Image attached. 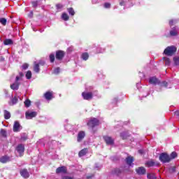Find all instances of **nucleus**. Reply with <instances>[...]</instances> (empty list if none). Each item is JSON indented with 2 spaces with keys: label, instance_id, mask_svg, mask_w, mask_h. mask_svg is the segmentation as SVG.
Instances as JSON below:
<instances>
[{
  "label": "nucleus",
  "instance_id": "obj_1",
  "mask_svg": "<svg viewBox=\"0 0 179 179\" xmlns=\"http://www.w3.org/2000/svg\"><path fill=\"white\" fill-rule=\"evenodd\" d=\"M87 125L91 129H94L95 127L100 125V120L96 117H91L87 123Z\"/></svg>",
  "mask_w": 179,
  "mask_h": 179
},
{
  "label": "nucleus",
  "instance_id": "obj_2",
  "mask_svg": "<svg viewBox=\"0 0 179 179\" xmlns=\"http://www.w3.org/2000/svg\"><path fill=\"white\" fill-rule=\"evenodd\" d=\"M177 52V48L175 46H168L164 50V54L168 57H171Z\"/></svg>",
  "mask_w": 179,
  "mask_h": 179
},
{
  "label": "nucleus",
  "instance_id": "obj_3",
  "mask_svg": "<svg viewBox=\"0 0 179 179\" xmlns=\"http://www.w3.org/2000/svg\"><path fill=\"white\" fill-rule=\"evenodd\" d=\"M159 160L162 163H170V162H171V158H170V155L167 153L162 152L159 155Z\"/></svg>",
  "mask_w": 179,
  "mask_h": 179
},
{
  "label": "nucleus",
  "instance_id": "obj_4",
  "mask_svg": "<svg viewBox=\"0 0 179 179\" xmlns=\"http://www.w3.org/2000/svg\"><path fill=\"white\" fill-rule=\"evenodd\" d=\"M125 173V166H122L120 168H114L112 170V174L114 176H117V177H120L122 174H124Z\"/></svg>",
  "mask_w": 179,
  "mask_h": 179
},
{
  "label": "nucleus",
  "instance_id": "obj_5",
  "mask_svg": "<svg viewBox=\"0 0 179 179\" xmlns=\"http://www.w3.org/2000/svg\"><path fill=\"white\" fill-rule=\"evenodd\" d=\"M61 173H62V174H66V173H68V169H66V166H62L57 168L56 174H61Z\"/></svg>",
  "mask_w": 179,
  "mask_h": 179
},
{
  "label": "nucleus",
  "instance_id": "obj_6",
  "mask_svg": "<svg viewBox=\"0 0 179 179\" xmlns=\"http://www.w3.org/2000/svg\"><path fill=\"white\" fill-rule=\"evenodd\" d=\"M64 57H65V52L63 50L56 51V59L58 61H62V59H64Z\"/></svg>",
  "mask_w": 179,
  "mask_h": 179
},
{
  "label": "nucleus",
  "instance_id": "obj_7",
  "mask_svg": "<svg viewBox=\"0 0 179 179\" xmlns=\"http://www.w3.org/2000/svg\"><path fill=\"white\" fill-rule=\"evenodd\" d=\"M103 139L105 141L106 145H114V139L109 136H103Z\"/></svg>",
  "mask_w": 179,
  "mask_h": 179
},
{
  "label": "nucleus",
  "instance_id": "obj_8",
  "mask_svg": "<svg viewBox=\"0 0 179 179\" xmlns=\"http://www.w3.org/2000/svg\"><path fill=\"white\" fill-rule=\"evenodd\" d=\"M136 173L138 176H145L146 174V169L143 166H140L136 169Z\"/></svg>",
  "mask_w": 179,
  "mask_h": 179
},
{
  "label": "nucleus",
  "instance_id": "obj_9",
  "mask_svg": "<svg viewBox=\"0 0 179 179\" xmlns=\"http://www.w3.org/2000/svg\"><path fill=\"white\" fill-rule=\"evenodd\" d=\"M16 150L20 154V157H22L23 153H24V145L23 144H19L16 148Z\"/></svg>",
  "mask_w": 179,
  "mask_h": 179
},
{
  "label": "nucleus",
  "instance_id": "obj_10",
  "mask_svg": "<svg viewBox=\"0 0 179 179\" xmlns=\"http://www.w3.org/2000/svg\"><path fill=\"white\" fill-rule=\"evenodd\" d=\"M20 174L23 178H29L30 177V173H29V171L26 169H21Z\"/></svg>",
  "mask_w": 179,
  "mask_h": 179
},
{
  "label": "nucleus",
  "instance_id": "obj_11",
  "mask_svg": "<svg viewBox=\"0 0 179 179\" xmlns=\"http://www.w3.org/2000/svg\"><path fill=\"white\" fill-rule=\"evenodd\" d=\"M82 96L84 100H92L93 99V93L92 92H83Z\"/></svg>",
  "mask_w": 179,
  "mask_h": 179
},
{
  "label": "nucleus",
  "instance_id": "obj_12",
  "mask_svg": "<svg viewBox=\"0 0 179 179\" xmlns=\"http://www.w3.org/2000/svg\"><path fill=\"white\" fill-rule=\"evenodd\" d=\"M85 136H86V134L84 131H79L77 136V141L82 142L85 139Z\"/></svg>",
  "mask_w": 179,
  "mask_h": 179
},
{
  "label": "nucleus",
  "instance_id": "obj_13",
  "mask_svg": "<svg viewBox=\"0 0 179 179\" xmlns=\"http://www.w3.org/2000/svg\"><path fill=\"white\" fill-rule=\"evenodd\" d=\"M134 157L132 156H128L125 159L126 164H128L129 166H134Z\"/></svg>",
  "mask_w": 179,
  "mask_h": 179
},
{
  "label": "nucleus",
  "instance_id": "obj_14",
  "mask_svg": "<svg viewBox=\"0 0 179 179\" xmlns=\"http://www.w3.org/2000/svg\"><path fill=\"white\" fill-rule=\"evenodd\" d=\"M37 115L36 112H26L25 117L27 120H31V118H34Z\"/></svg>",
  "mask_w": 179,
  "mask_h": 179
},
{
  "label": "nucleus",
  "instance_id": "obj_15",
  "mask_svg": "<svg viewBox=\"0 0 179 179\" xmlns=\"http://www.w3.org/2000/svg\"><path fill=\"white\" fill-rule=\"evenodd\" d=\"M44 62H40L39 64H35L34 66V71L36 73L40 72V65H44Z\"/></svg>",
  "mask_w": 179,
  "mask_h": 179
},
{
  "label": "nucleus",
  "instance_id": "obj_16",
  "mask_svg": "<svg viewBox=\"0 0 179 179\" xmlns=\"http://www.w3.org/2000/svg\"><path fill=\"white\" fill-rule=\"evenodd\" d=\"M149 83L151 85H159L160 81L156 77H152L149 79Z\"/></svg>",
  "mask_w": 179,
  "mask_h": 179
},
{
  "label": "nucleus",
  "instance_id": "obj_17",
  "mask_svg": "<svg viewBox=\"0 0 179 179\" xmlns=\"http://www.w3.org/2000/svg\"><path fill=\"white\" fill-rule=\"evenodd\" d=\"M20 129V123L19 122L15 121L13 124V132H19Z\"/></svg>",
  "mask_w": 179,
  "mask_h": 179
},
{
  "label": "nucleus",
  "instance_id": "obj_18",
  "mask_svg": "<svg viewBox=\"0 0 179 179\" xmlns=\"http://www.w3.org/2000/svg\"><path fill=\"white\" fill-rule=\"evenodd\" d=\"M147 167H153L155 166H159V163L155 162L153 160L148 161L145 163Z\"/></svg>",
  "mask_w": 179,
  "mask_h": 179
},
{
  "label": "nucleus",
  "instance_id": "obj_19",
  "mask_svg": "<svg viewBox=\"0 0 179 179\" xmlns=\"http://www.w3.org/2000/svg\"><path fill=\"white\" fill-rule=\"evenodd\" d=\"M19 86H20V83L15 82L10 85V89H12L13 90H19Z\"/></svg>",
  "mask_w": 179,
  "mask_h": 179
},
{
  "label": "nucleus",
  "instance_id": "obj_20",
  "mask_svg": "<svg viewBox=\"0 0 179 179\" xmlns=\"http://www.w3.org/2000/svg\"><path fill=\"white\" fill-rule=\"evenodd\" d=\"M44 97L46 100L52 99V92H46L44 94Z\"/></svg>",
  "mask_w": 179,
  "mask_h": 179
},
{
  "label": "nucleus",
  "instance_id": "obj_21",
  "mask_svg": "<svg viewBox=\"0 0 179 179\" xmlns=\"http://www.w3.org/2000/svg\"><path fill=\"white\" fill-rule=\"evenodd\" d=\"M9 157L8 155H4L2 156L1 157H0V163H8V162H9Z\"/></svg>",
  "mask_w": 179,
  "mask_h": 179
},
{
  "label": "nucleus",
  "instance_id": "obj_22",
  "mask_svg": "<svg viewBox=\"0 0 179 179\" xmlns=\"http://www.w3.org/2000/svg\"><path fill=\"white\" fill-rule=\"evenodd\" d=\"M86 155H87V148H84L78 152L79 157H83V156H86Z\"/></svg>",
  "mask_w": 179,
  "mask_h": 179
},
{
  "label": "nucleus",
  "instance_id": "obj_23",
  "mask_svg": "<svg viewBox=\"0 0 179 179\" xmlns=\"http://www.w3.org/2000/svg\"><path fill=\"white\" fill-rule=\"evenodd\" d=\"M17 101H19V98L17 96L13 97L10 100V106H15V104H17Z\"/></svg>",
  "mask_w": 179,
  "mask_h": 179
},
{
  "label": "nucleus",
  "instance_id": "obj_24",
  "mask_svg": "<svg viewBox=\"0 0 179 179\" xmlns=\"http://www.w3.org/2000/svg\"><path fill=\"white\" fill-rule=\"evenodd\" d=\"M4 45H12L13 44V41L10 38H7L3 41Z\"/></svg>",
  "mask_w": 179,
  "mask_h": 179
},
{
  "label": "nucleus",
  "instance_id": "obj_25",
  "mask_svg": "<svg viewBox=\"0 0 179 179\" xmlns=\"http://www.w3.org/2000/svg\"><path fill=\"white\" fill-rule=\"evenodd\" d=\"M169 34H170V36H171L172 37H173L174 36H178V32H177V29L176 27H174L172 29V30L170 31Z\"/></svg>",
  "mask_w": 179,
  "mask_h": 179
},
{
  "label": "nucleus",
  "instance_id": "obj_26",
  "mask_svg": "<svg viewBox=\"0 0 179 179\" xmlns=\"http://www.w3.org/2000/svg\"><path fill=\"white\" fill-rule=\"evenodd\" d=\"M163 59L165 62L166 66H170V64H171V61H170V58L163 57Z\"/></svg>",
  "mask_w": 179,
  "mask_h": 179
},
{
  "label": "nucleus",
  "instance_id": "obj_27",
  "mask_svg": "<svg viewBox=\"0 0 179 179\" xmlns=\"http://www.w3.org/2000/svg\"><path fill=\"white\" fill-rule=\"evenodd\" d=\"M81 58L84 60V61H87L89 59V53L87 52H84L82 54Z\"/></svg>",
  "mask_w": 179,
  "mask_h": 179
},
{
  "label": "nucleus",
  "instance_id": "obj_28",
  "mask_svg": "<svg viewBox=\"0 0 179 179\" xmlns=\"http://www.w3.org/2000/svg\"><path fill=\"white\" fill-rule=\"evenodd\" d=\"M4 118L5 120H9L10 118V113L6 110H4Z\"/></svg>",
  "mask_w": 179,
  "mask_h": 179
},
{
  "label": "nucleus",
  "instance_id": "obj_29",
  "mask_svg": "<svg viewBox=\"0 0 179 179\" xmlns=\"http://www.w3.org/2000/svg\"><path fill=\"white\" fill-rule=\"evenodd\" d=\"M0 135H1V136H3V138H6V136H7L6 130L1 129L0 130Z\"/></svg>",
  "mask_w": 179,
  "mask_h": 179
},
{
  "label": "nucleus",
  "instance_id": "obj_30",
  "mask_svg": "<svg viewBox=\"0 0 179 179\" xmlns=\"http://www.w3.org/2000/svg\"><path fill=\"white\" fill-rule=\"evenodd\" d=\"M120 136L122 139L125 140V139H128V137H129V135H128V134L125 132H123L120 134Z\"/></svg>",
  "mask_w": 179,
  "mask_h": 179
},
{
  "label": "nucleus",
  "instance_id": "obj_31",
  "mask_svg": "<svg viewBox=\"0 0 179 179\" xmlns=\"http://www.w3.org/2000/svg\"><path fill=\"white\" fill-rule=\"evenodd\" d=\"M24 103L25 107L29 108L30 106H31V101H30V99H26Z\"/></svg>",
  "mask_w": 179,
  "mask_h": 179
},
{
  "label": "nucleus",
  "instance_id": "obj_32",
  "mask_svg": "<svg viewBox=\"0 0 179 179\" xmlns=\"http://www.w3.org/2000/svg\"><path fill=\"white\" fill-rule=\"evenodd\" d=\"M62 17L63 20H65V22H66L67 20H69V16L68 15V14L65 13L62 14Z\"/></svg>",
  "mask_w": 179,
  "mask_h": 179
},
{
  "label": "nucleus",
  "instance_id": "obj_33",
  "mask_svg": "<svg viewBox=\"0 0 179 179\" xmlns=\"http://www.w3.org/2000/svg\"><path fill=\"white\" fill-rule=\"evenodd\" d=\"M176 166H171L169 169V173H170V174H173L176 173Z\"/></svg>",
  "mask_w": 179,
  "mask_h": 179
},
{
  "label": "nucleus",
  "instance_id": "obj_34",
  "mask_svg": "<svg viewBox=\"0 0 179 179\" xmlns=\"http://www.w3.org/2000/svg\"><path fill=\"white\" fill-rule=\"evenodd\" d=\"M68 12H69V15H71V16L75 15V10H73V8H68Z\"/></svg>",
  "mask_w": 179,
  "mask_h": 179
},
{
  "label": "nucleus",
  "instance_id": "obj_35",
  "mask_svg": "<svg viewBox=\"0 0 179 179\" xmlns=\"http://www.w3.org/2000/svg\"><path fill=\"white\" fill-rule=\"evenodd\" d=\"M147 178L148 179H156V176L153 173H148L147 174Z\"/></svg>",
  "mask_w": 179,
  "mask_h": 179
},
{
  "label": "nucleus",
  "instance_id": "obj_36",
  "mask_svg": "<svg viewBox=\"0 0 179 179\" xmlns=\"http://www.w3.org/2000/svg\"><path fill=\"white\" fill-rule=\"evenodd\" d=\"M50 62H54L55 61V55L54 54H50L49 56Z\"/></svg>",
  "mask_w": 179,
  "mask_h": 179
},
{
  "label": "nucleus",
  "instance_id": "obj_37",
  "mask_svg": "<svg viewBox=\"0 0 179 179\" xmlns=\"http://www.w3.org/2000/svg\"><path fill=\"white\" fill-rule=\"evenodd\" d=\"M6 18H0V23L3 24V26H6Z\"/></svg>",
  "mask_w": 179,
  "mask_h": 179
},
{
  "label": "nucleus",
  "instance_id": "obj_38",
  "mask_svg": "<svg viewBox=\"0 0 179 179\" xmlns=\"http://www.w3.org/2000/svg\"><path fill=\"white\" fill-rule=\"evenodd\" d=\"M27 79H31V71H28L25 75Z\"/></svg>",
  "mask_w": 179,
  "mask_h": 179
},
{
  "label": "nucleus",
  "instance_id": "obj_39",
  "mask_svg": "<svg viewBox=\"0 0 179 179\" xmlns=\"http://www.w3.org/2000/svg\"><path fill=\"white\" fill-rule=\"evenodd\" d=\"M177 156H178L177 152H171V157H170L171 160V159H176V157H177Z\"/></svg>",
  "mask_w": 179,
  "mask_h": 179
},
{
  "label": "nucleus",
  "instance_id": "obj_40",
  "mask_svg": "<svg viewBox=\"0 0 179 179\" xmlns=\"http://www.w3.org/2000/svg\"><path fill=\"white\" fill-rule=\"evenodd\" d=\"M174 64L176 66L179 65V57H174L173 58Z\"/></svg>",
  "mask_w": 179,
  "mask_h": 179
},
{
  "label": "nucleus",
  "instance_id": "obj_41",
  "mask_svg": "<svg viewBox=\"0 0 179 179\" xmlns=\"http://www.w3.org/2000/svg\"><path fill=\"white\" fill-rule=\"evenodd\" d=\"M31 5H32L33 8H37V6L38 5V1H31Z\"/></svg>",
  "mask_w": 179,
  "mask_h": 179
},
{
  "label": "nucleus",
  "instance_id": "obj_42",
  "mask_svg": "<svg viewBox=\"0 0 179 179\" xmlns=\"http://www.w3.org/2000/svg\"><path fill=\"white\" fill-rule=\"evenodd\" d=\"M62 8H64V6H62V4H56V9L57 10H61Z\"/></svg>",
  "mask_w": 179,
  "mask_h": 179
},
{
  "label": "nucleus",
  "instance_id": "obj_43",
  "mask_svg": "<svg viewBox=\"0 0 179 179\" xmlns=\"http://www.w3.org/2000/svg\"><path fill=\"white\" fill-rule=\"evenodd\" d=\"M22 69L26 70L27 69V68H29V64L27 63H24L22 66Z\"/></svg>",
  "mask_w": 179,
  "mask_h": 179
},
{
  "label": "nucleus",
  "instance_id": "obj_44",
  "mask_svg": "<svg viewBox=\"0 0 179 179\" xmlns=\"http://www.w3.org/2000/svg\"><path fill=\"white\" fill-rule=\"evenodd\" d=\"M110 6H111V4L110 3H104V8H110Z\"/></svg>",
  "mask_w": 179,
  "mask_h": 179
},
{
  "label": "nucleus",
  "instance_id": "obj_45",
  "mask_svg": "<svg viewBox=\"0 0 179 179\" xmlns=\"http://www.w3.org/2000/svg\"><path fill=\"white\" fill-rule=\"evenodd\" d=\"M62 179H73V178L69 176H64L62 177Z\"/></svg>",
  "mask_w": 179,
  "mask_h": 179
},
{
  "label": "nucleus",
  "instance_id": "obj_46",
  "mask_svg": "<svg viewBox=\"0 0 179 179\" xmlns=\"http://www.w3.org/2000/svg\"><path fill=\"white\" fill-rule=\"evenodd\" d=\"M169 26H174V20H169Z\"/></svg>",
  "mask_w": 179,
  "mask_h": 179
},
{
  "label": "nucleus",
  "instance_id": "obj_47",
  "mask_svg": "<svg viewBox=\"0 0 179 179\" xmlns=\"http://www.w3.org/2000/svg\"><path fill=\"white\" fill-rule=\"evenodd\" d=\"M59 71H60V69H59V67H57V68H56L55 69V73H59Z\"/></svg>",
  "mask_w": 179,
  "mask_h": 179
},
{
  "label": "nucleus",
  "instance_id": "obj_48",
  "mask_svg": "<svg viewBox=\"0 0 179 179\" xmlns=\"http://www.w3.org/2000/svg\"><path fill=\"white\" fill-rule=\"evenodd\" d=\"M28 17H33V11H31L29 13V15H28Z\"/></svg>",
  "mask_w": 179,
  "mask_h": 179
},
{
  "label": "nucleus",
  "instance_id": "obj_49",
  "mask_svg": "<svg viewBox=\"0 0 179 179\" xmlns=\"http://www.w3.org/2000/svg\"><path fill=\"white\" fill-rule=\"evenodd\" d=\"M19 75H20V78H23V76H24V74L22 72H20Z\"/></svg>",
  "mask_w": 179,
  "mask_h": 179
},
{
  "label": "nucleus",
  "instance_id": "obj_50",
  "mask_svg": "<svg viewBox=\"0 0 179 179\" xmlns=\"http://www.w3.org/2000/svg\"><path fill=\"white\" fill-rule=\"evenodd\" d=\"M19 80H20V76H16L15 82H19Z\"/></svg>",
  "mask_w": 179,
  "mask_h": 179
},
{
  "label": "nucleus",
  "instance_id": "obj_51",
  "mask_svg": "<svg viewBox=\"0 0 179 179\" xmlns=\"http://www.w3.org/2000/svg\"><path fill=\"white\" fill-rule=\"evenodd\" d=\"M163 85H164V86L165 87H167V86H168V83H167V82H166V81H164V82H163Z\"/></svg>",
  "mask_w": 179,
  "mask_h": 179
},
{
  "label": "nucleus",
  "instance_id": "obj_52",
  "mask_svg": "<svg viewBox=\"0 0 179 179\" xmlns=\"http://www.w3.org/2000/svg\"><path fill=\"white\" fill-rule=\"evenodd\" d=\"M120 6H124V5H125V2L124 1H121L120 3Z\"/></svg>",
  "mask_w": 179,
  "mask_h": 179
},
{
  "label": "nucleus",
  "instance_id": "obj_53",
  "mask_svg": "<svg viewBox=\"0 0 179 179\" xmlns=\"http://www.w3.org/2000/svg\"><path fill=\"white\" fill-rule=\"evenodd\" d=\"M92 177H94V175L87 176V179H90V178H92Z\"/></svg>",
  "mask_w": 179,
  "mask_h": 179
},
{
  "label": "nucleus",
  "instance_id": "obj_54",
  "mask_svg": "<svg viewBox=\"0 0 179 179\" xmlns=\"http://www.w3.org/2000/svg\"><path fill=\"white\" fill-rule=\"evenodd\" d=\"M99 51L96 52L97 54H100L101 53V49L100 48H99Z\"/></svg>",
  "mask_w": 179,
  "mask_h": 179
}]
</instances>
